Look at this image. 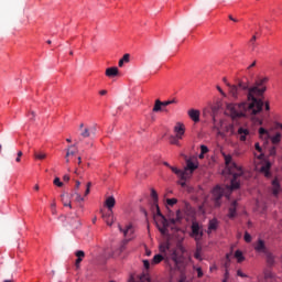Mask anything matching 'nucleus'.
<instances>
[{
	"mask_svg": "<svg viewBox=\"0 0 282 282\" xmlns=\"http://www.w3.org/2000/svg\"><path fill=\"white\" fill-rule=\"evenodd\" d=\"M140 282H151V276L149 275L148 271H144L140 275H138Z\"/></svg>",
	"mask_w": 282,
	"mask_h": 282,
	"instance_id": "nucleus-23",
	"label": "nucleus"
},
{
	"mask_svg": "<svg viewBox=\"0 0 282 282\" xmlns=\"http://www.w3.org/2000/svg\"><path fill=\"white\" fill-rule=\"evenodd\" d=\"M72 155H76V152H74V151L69 150V148H68V150H67V152H66V156H65V158H72Z\"/></svg>",
	"mask_w": 282,
	"mask_h": 282,
	"instance_id": "nucleus-44",
	"label": "nucleus"
},
{
	"mask_svg": "<svg viewBox=\"0 0 282 282\" xmlns=\"http://www.w3.org/2000/svg\"><path fill=\"white\" fill-rule=\"evenodd\" d=\"M259 135L260 138H270V132H268V130L265 128H260L259 129Z\"/></svg>",
	"mask_w": 282,
	"mask_h": 282,
	"instance_id": "nucleus-31",
	"label": "nucleus"
},
{
	"mask_svg": "<svg viewBox=\"0 0 282 282\" xmlns=\"http://www.w3.org/2000/svg\"><path fill=\"white\" fill-rule=\"evenodd\" d=\"M96 126H91L89 128H84L80 132L82 138H91L96 135Z\"/></svg>",
	"mask_w": 282,
	"mask_h": 282,
	"instance_id": "nucleus-9",
	"label": "nucleus"
},
{
	"mask_svg": "<svg viewBox=\"0 0 282 282\" xmlns=\"http://www.w3.org/2000/svg\"><path fill=\"white\" fill-rule=\"evenodd\" d=\"M143 265H144L145 270H149V268H151V262H149V260H144Z\"/></svg>",
	"mask_w": 282,
	"mask_h": 282,
	"instance_id": "nucleus-46",
	"label": "nucleus"
},
{
	"mask_svg": "<svg viewBox=\"0 0 282 282\" xmlns=\"http://www.w3.org/2000/svg\"><path fill=\"white\" fill-rule=\"evenodd\" d=\"M63 180H64V182H69V175H64V177H63Z\"/></svg>",
	"mask_w": 282,
	"mask_h": 282,
	"instance_id": "nucleus-53",
	"label": "nucleus"
},
{
	"mask_svg": "<svg viewBox=\"0 0 282 282\" xmlns=\"http://www.w3.org/2000/svg\"><path fill=\"white\" fill-rule=\"evenodd\" d=\"M237 216V200H234L231 205L229 206V214L228 217L232 219Z\"/></svg>",
	"mask_w": 282,
	"mask_h": 282,
	"instance_id": "nucleus-20",
	"label": "nucleus"
},
{
	"mask_svg": "<svg viewBox=\"0 0 282 282\" xmlns=\"http://www.w3.org/2000/svg\"><path fill=\"white\" fill-rule=\"evenodd\" d=\"M180 184H181V186H183V187L186 186V182H181Z\"/></svg>",
	"mask_w": 282,
	"mask_h": 282,
	"instance_id": "nucleus-64",
	"label": "nucleus"
},
{
	"mask_svg": "<svg viewBox=\"0 0 282 282\" xmlns=\"http://www.w3.org/2000/svg\"><path fill=\"white\" fill-rule=\"evenodd\" d=\"M75 257H77L76 261H75V265L76 268H80V263H83V259H85V251L83 250H77L75 252Z\"/></svg>",
	"mask_w": 282,
	"mask_h": 282,
	"instance_id": "nucleus-16",
	"label": "nucleus"
},
{
	"mask_svg": "<svg viewBox=\"0 0 282 282\" xmlns=\"http://www.w3.org/2000/svg\"><path fill=\"white\" fill-rule=\"evenodd\" d=\"M118 67H109L106 69V76H108V78H115V76H118Z\"/></svg>",
	"mask_w": 282,
	"mask_h": 282,
	"instance_id": "nucleus-21",
	"label": "nucleus"
},
{
	"mask_svg": "<svg viewBox=\"0 0 282 282\" xmlns=\"http://www.w3.org/2000/svg\"><path fill=\"white\" fill-rule=\"evenodd\" d=\"M162 107H164L163 101H161L160 99H156L152 111L154 113H158L159 111H162Z\"/></svg>",
	"mask_w": 282,
	"mask_h": 282,
	"instance_id": "nucleus-22",
	"label": "nucleus"
},
{
	"mask_svg": "<svg viewBox=\"0 0 282 282\" xmlns=\"http://www.w3.org/2000/svg\"><path fill=\"white\" fill-rule=\"evenodd\" d=\"M163 164L164 166H167L169 169H171V164H169V162H164Z\"/></svg>",
	"mask_w": 282,
	"mask_h": 282,
	"instance_id": "nucleus-60",
	"label": "nucleus"
},
{
	"mask_svg": "<svg viewBox=\"0 0 282 282\" xmlns=\"http://www.w3.org/2000/svg\"><path fill=\"white\" fill-rule=\"evenodd\" d=\"M270 169H272V163L270 161H265L261 166H260V173L264 175V177H270L272 174L270 173Z\"/></svg>",
	"mask_w": 282,
	"mask_h": 282,
	"instance_id": "nucleus-11",
	"label": "nucleus"
},
{
	"mask_svg": "<svg viewBox=\"0 0 282 282\" xmlns=\"http://www.w3.org/2000/svg\"><path fill=\"white\" fill-rule=\"evenodd\" d=\"M256 42H257V35H253L250 40V45H251L252 50H254V47H257Z\"/></svg>",
	"mask_w": 282,
	"mask_h": 282,
	"instance_id": "nucleus-36",
	"label": "nucleus"
},
{
	"mask_svg": "<svg viewBox=\"0 0 282 282\" xmlns=\"http://www.w3.org/2000/svg\"><path fill=\"white\" fill-rule=\"evenodd\" d=\"M75 175H79L80 173L78 172V169H75L74 171Z\"/></svg>",
	"mask_w": 282,
	"mask_h": 282,
	"instance_id": "nucleus-63",
	"label": "nucleus"
},
{
	"mask_svg": "<svg viewBox=\"0 0 282 282\" xmlns=\"http://www.w3.org/2000/svg\"><path fill=\"white\" fill-rule=\"evenodd\" d=\"M223 80L229 88L232 98H241V91L247 96V102L228 104L225 111L227 116H230L232 120H237V118L246 115L257 116V113L261 111L263 101L259 99V97L268 91V87H265L269 80L268 77L257 79L253 86H250V79H248V77L239 79L237 85H230L226 77Z\"/></svg>",
	"mask_w": 282,
	"mask_h": 282,
	"instance_id": "nucleus-1",
	"label": "nucleus"
},
{
	"mask_svg": "<svg viewBox=\"0 0 282 282\" xmlns=\"http://www.w3.org/2000/svg\"><path fill=\"white\" fill-rule=\"evenodd\" d=\"M245 241L247 243H250V241H252V236H250V234H248V231L245 232Z\"/></svg>",
	"mask_w": 282,
	"mask_h": 282,
	"instance_id": "nucleus-38",
	"label": "nucleus"
},
{
	"mask_svg": "<svg viewBox=\"0 0 282 282\" xmlns=\"http://www.w3.org/2000/svg\"><path fill=\"white\" fill-rule=\"evenodd\" d=\"M78 165H80L82 164V162H83V159L80 158V156H78Z\"/></svg>",
	"mask_w": 282,
	"mask_h": 282,
	"instance_id": "nucleus-59",
	"label": "nucleus"
},
{
	"mask_svg": "<svg viewBox=\"0 0 282 282\" xmlns=\"http://www.w3.org/2000/svg\"><path fill=\"white\" fill-rule=\"evenodd\" d=\"M91 191V182H88L87 185H86V191H85V197L88 196V194L90 193Z\"/></svg>",
	"mask_w": 282,
	"mask_h": 282,
	"instance_id": "nucleus-37",
	"label": "nucleus"
},
{
	"mask_svg": "<svg viewBox=\"0 0 282 282\" xmlns=\"http://www.w3.org/2000/svg\"><path fill=\"white\" fill-rule=\"evenodd\" d=\"M191 237H193L195 241H202V237H204V231L202 230V226H199V223L197 221L192 223Z\"/></svg>",
	"mask_w": 282,
	"mask_h": 282,
	"instance_id": "nucleus-7",
	"label": "nucleus"
},
{
	"mask_svg": "<svg viewBox=\"0 0 282 282\" xmlns=\"http://www.w3.org/2000/svg\"><path fill=\"white\" fill-rule=\"evenodd\" d=\"M99 94L100 96H107V90H100Z\"/></svg>",
	"mask_w": 282,
	"mask_h": 282,
	"instance_id": "nucleus-54",
	"label": "nucleus"
},
{
	"mask_svg": "<svg viewBox=\"0 0 282 282\" xmlns=\"http://www.w3.org/2000/svg\"><path fill=\"white\" fill-rule=\"evenodd\" d=\"M129 54H124L123 57L119 61V67H122L124 63H129Z\"/></svg>",
	"mask_w": 282,
	"mask_h": 282,
	"instance_id": "nucleus-32",
	"label": "nucleus"
},
{
	"mask_svg": "<svg viewBox=\"0 0 282 282\" xmlns=\"http://www.w3.org/2000/svg\"><path fill=\"white\" fill-rule=\"evenodd\" d=\"M164 260V257L162 254H155L152 259V263L155 265L158 263H162Z\"/></svg>",
	"mask_w": 282,
	"mask_h": 282,
	"instance_id": "nucleus-29",
	"label": "nucleus"
},
{
	"mask_svg": "<svg viewBox=\"0 0 282 282\" xmlns=\"http://www.w3.org/2000/svg\"><path fill=\"white\" fill-rule=\"evenodd\" d=\"M33 155L35 160H45V158H47V154L45 152H39V151H34Z\"/></svg>",
	"mask_w": 282,
	"mask_h": 282,
	"instance_id": "nucleus-26",
	"label": "nucleus"
},
{
	"mask_svg": "<svg viewBox=\"0 0 282 282\" xmlns=\"http://www.w3.org/2000/svg\"><path fill=\"white\" fill-rule=\"evenodd\" d=\"M237 275H238V276H241L242 279H246V276H248V275H246L243 272H241V270H238V271H237Z\"/></svg>",
	"mask_w": 282,
	"mask_h": 282,
	"instance_id": "nucleus-48",
	"label": "nucleus"
},
{
	"mask_svg": "<svg viewBox=\"0 0 282 282\" xmlns=\"http://www.w3.org/2000/svg\"><path fill=\"white\" fill-rule=\"evenodd\" d=\"M271 191L274 197H279V193H281V183H279V178L272 181Z\"/></svg>",
	"mask_w": 282,
	"mask_h": 282,
	"instance_id": "nucleus-12",
	"label": "nucleus"
},
{
	"mask_svg": "<svg viewBox=\"0 0 282 282\" xmlns=\"http://www.w3.org/2000/svg\"><path fill=\"white\" fill-rule=\"evenodd\" d=\"M193 270H195L197 272L198 279H202V276H204V271L202 270V267L193 265Z\"/></svg>",
	"mask_w": 282,
	"mask_h": 282,
	"instance_id": "nucleus-33",
	"label": "nucleus"
},
{
	"mask_svg": "<svg viewBox=\"0 0 282 282\" xmlns=\"http://www.w3.org/2000/svg\"><path fill=\"white\" fill-rule=\"evenodd\" d=\"M180 140H182V139H180L175 135H172V137H170V144H174L175 147H181Z\"/></svg>",
	"mask_w": 282,
	"mask_h": 282,
	"instance_id": "nucleus-30",
	"label": "nucleus"
},
{
	"mask_svg": "<svg viewBox=\"0 0 282 282\" xmlns=\"http://www.w3.org/2000/svg\"><path fill=\"white\" fill-rule=\"evenodd\" d=\"M254 149L256 151H258V153H260V155H258V159L261 160L263 158V153H262L263 149H261V145L259 143L254 144Z\"/></svg>",
	"mask_w": 282,
	"mask_h": 282,
	"instance_id": "nucleus-34",
	"label": "nucleus"
},
{
	"mask_svg": "<svg viewBox=\"0 0 282 282\" xmlns=\"http://www.w3.org/2000/svg\"><path fill=\"white\" fill-rule=\"evenodd\" d=\"M256 66H257V61H254L252 64H250L247 69H252V67H256Z\"/></svg>",
	"mask_w": 282,
	"mask_h": 282,
	"instance_id": "nucleus-50",
	"label": "nucleus"
},
{
	"mask_svg": "<svg viewBox=\"0 0 282 282\" xmlns=\"http://www.w3.org/2000/svg\"><path fill=\"white\" fill-rule=\"evenodd\" d=\"M80 188V181H75V188L72 193V197H75V202H85V198L78 193V189Z\"/></svg>",
	"mask_w": 282,
	"mask_h": 282,
	"instance_id": "nucleus-10",
	"label": "nucleus"
},
{
	"mask_svg": "<svg viewBox=\"0 0 282 282\" xmlns=\"http://www.w3.org/2000/svg\"><path fill=\"white\" fill-rule=\"evenodd\" d=\"M274 153H276V150L273 148L270 152V155H274Z\"/></svg>",
	"mask_w": 282,
	"mask_h": 282,
	"instance_id": "nucleus-56",
	"label": "nucleus"
},
{
	"mask_svg": "<svg viewBox=\"0 0 282 282\" xmlns=\"http://www.w3.org/2000/svg\"><path fill=\"white\" fill-rule=\"evenodd\" d=\"M166 203L167 206H175V204H177V198H169Z\"/></svg>",
	"mask_w": 282,
	"mask_h": 282,
	"instance_id": "nucleus-35",
	"label": "nucleus"
},
{
	"mask_svg": "<svg viewBox=\"0 0 282 282\" xmlns=\"http://www.w3.org/2000/svg\"><path fill=\"white\" fill-rule=\"evenodd\" d=\"M163 102V107H169V105H175V102H177L175 99L172 100H167V101H162Z\"/></svg>",
	"mask_w": 282,
	"mask_h": 282,
	"instance_id": "nucleus-39",
	"label": "nucleus"
},
{
	"mask_svg": "<svg viewBox=\"0 0 282 282\" xmlns=\"http://www.w3.org/2000/svg\"><path fill=\"white\" fill-rule=\"evenodd\" d=\"M172 260L174 261V263L177 265V263H180V257H177V253L176 252H174L173 254H172Z\"/></svg>",
	"mask_w": 282,
	"mask_h": 282,
	"instance_id": "nucleus-40",
	"label": "nucleus"
},
{
	"mask_svg": "<svg viewBox=\"0 0 282 282\" xmlns=\"http://www.w3.org/2000/svg\"><path fill=\"white\" fill-rule=\"evenodd\" d=\"M62 202L64 206H67L68 208H72V202H65V195H62Z\"/></svg>",
	"mask_w": 282,
	"mask_h": 282,
	"instance_id": "nucleus-42",
	"label": "nucleus"
},
{
	"mask_svg": "<svg viewBox=\"0 0 282 282\" xmlns=\"http://www.w3.org/2000/svg\"><path fill=\"white\" fill-rule=\"evenodd\" d=\"M175 137L182 140L184 138V133H186V128H184V123H176L174 127Z\"/></svg>",
	"mask_w": 282,
	"mask_h": 282,
	"instance_id": "nucleus-13",
	"label": "nucleus"
},
{
	"mask_svg": "<svg viewBox=\"0 0 282 282\" xmlns=\"http://www.w3.org/2000/svg\"><path fill=\"white\" fill-rule=\"evenodd\" d=\"M83 127H85V123H80L79 124V129H80V131H83L84 129H83Z\"/></svg>",
	"mask_w": 282,
	"mask_h": 282,
	"instance_id": "nucleus-62",
	"label": "nucleus"
},
{
	"mask_svg": "<svg viewBox=\"0 0 282 282\" xmlns=\"http://www.w3.org/2000/svg\"><path fill=\"white\" fill-rule=\"evenodd\" d=\"M229 20H230V21H234V23H238V22H239V20L232 18V15H229Z\"/></svg>",
	"mask_w": 282,
	"mask_h": 282,
	"instance_id": "nucleus-52",
	"label": "nucleus"
},
{
	"mask_svg": "<svg viewBox=\"0 0 282 282\" xmlns=\"http://www.w3.org/2000/svg\"><path fill=\"white\" fill-rule=\"evenodd\" d=\"M208 147H206V145H200V152L202 153H204V154H206V153H208Z\"/></svg>",
	"mask_w": 282,
	"mask_h": 282,
	"instance_id": "nucleus-45",
	"label": "nucleus"
},
{
	"mask_svg": "<svg viewBox=\"0 0 282 282\" xmlns=\"http://www.w3.org/2000/svg\"><path fill=\"white\" fill-rule=\"evenodd\" d=\"M188 116L191 118V120H193V122H199V110H196V109H191L188 110Z\"/></svg>",
	"mask_w": 282,
	"mask_h": 282,
	"instance_id": "nucleus-19",
	"label": "nucleus"
},
{
	"mask_svg": "<svg viewBox=\"0 0 282 282\" xmlns=\"http://www.w3.org/2000/svg\"><path fill=\"white\" fill-rule=\"evenodd\" d=\"M72 226L73 228H78L80 226V220H76Z\"/></svg>",
	"mask_w": 282,
	"mask_h": 282,
	"instance_id": "nucleus-49",
	"label": "nucleus"
},
{
	"mask_svg": "<svg viewBox=\"0 0 282 282\" xmlns=\"http://www.w3.org/2000/svg\"><path fill=\"white\" fill-rule=\"evenodd\" d=\"M105 206L108 208V210L110 212V214L108 215V217H111L112 213H113V207L116 206V198L113 196H109L106 202H105Z\"/></svg>",
	"mask_w": 282,
	"mask_h": 282,
	"instance_id": "nucleus-14",
	"label": "nucleus"
},
{
	"mask_svg": "<svg viewBox=\"0 0 282 282\" xmlns=\"http://www.w3.org/2000/svg\"><path fill=\"white\" fill-rule=\"evenodd\" d=\"M235 258L237 259L238 263L246 261V258L243 257V252H241V250H237L235 252Z\"/></svg>",
	"mask_w": 282,
	"mask_h": 282,
	"instance_id": "nucleus-25",
	"label": "nucleus"
},
{
	"mask_svg": "<svg viewBox=\"0 0 282 282\" xmlns=\"http://www.w3.org/2000/svg\"><path fill=\"white\" fill-rule=\"evenodd\" d=\"M151 197L154 202V206L156 208V214H158V208H160V205H158V192L155 189H151Z\"/></svg>",
	"mask_w": 282,
	"mask_h": 282,
	"instance_id": "nucleus-24",
	"label": "nucleus"
},
{
	"mask_svg": "<svg viewBox=\"0 0 282 282\" xmlns=\"http://www.w3.org/2000/svg\"><path fill=\"white\" fill-rule=\"evenodd\" d=\"M217 228H219V220H217L216 218L209 220L207 235H210L212 231L217 230Z\"/></svg>",
	"mask_w": 282,
	"mask_h": 282,
	"instance_id": "nucleus-17",
	"label": "nucleus"
},
{
	"mask_svg": "<svg viewBox=\"0 0 282 282\" xmlns=\"http://www.w3.org/2000/svg\"><path fill=\"white\" fill-rule=\"evenodd\" d=\"M195 259H197L198 261H202V252H199V249H197V251L194 253Z\"/></svg>",
	"mask_w": 282,
	"mask_h": 282,
	"instance_id": "nucleus-43",
	"label": "nucleus"
},
{
	"mask_svg": "<svg viewBox=\"0 0 282 282\" xmlns=\"http://www.w3.org/2000/svg\"><path fill=\"white\" fill-rule=\"evenodd\" d=\"M267 257V263L268 265H274V256H272V253H270V251H268L267 253H264Z\"/></svg>",
	"mask_w": 282,
	"mask_h": 282,
	"instance_id": "nucleus-27",
	"label": "nucleus"
},
{
	"mask_svg": "<svg viewBox=\"0 0 282 282\" xmlns=\"http://www.w3.org/2000/svg\"><path fill=\"white\" fill-rule=\"evenodd\" d=\"M186 166L183 170V173L185 174V181L191 180V176L197 169H199V162H193V159H185Z\"/></svg>",
	"mask_w": 282,
	"mask_h": 282,
	"instance_id": "nucleus-6",
	"label": "nucleus"
},
{
	"mask_svg": "<svg viewBox=\"0 0 282 282\" xmlns=\"http://www.w3.org/2000/svg\"><path fill=\"white\" fill-rule=\"evenodd\" d=\"M204 155L206 154H204V152H200V154L198 155L199 160H204Z\"/></svg>",
	"mask_w": 282,
	"mask_h": 282,
	"instance_id": "nucleus-55",
	"label": "nucleus"
},
{
	"mask_svg": "<svg viewBox=\"0 0 282 282\" xmlns=\"http://www.w3.org/2000/svg\"><path fill=\"white\" fill-rule=\"evenodd\" d=\"M21 158H23V152L19 151L15 162H21Z\"/></svg>",
	"mask_w": 282,
	"mask_h": 282,
	"instance_id": "nucleus-47",
	"label": "nucleus"
},
{
	"mask_svg": "<svg viewBox=\"0 0 282 282\" xmlns=\"http://www.w3.org/2000/svg\"><path fill=\"white\" fill-rule=\"evenodd\" d=\"M170 169L172 172H174L175 175H177V177H180V180H182L183 182H186V174L184 173V171L175 166H170Z\"/></svg>",
	"mask_w": 282,
	"mask_h": 282,
	"instance_id": "nucleus-18",
	"label": "nucleus"
},
{
	"mask_svg": "<svg viewBox=\"0 0 282 282\" xmlns=\"http://www.w3.org/2000/svg\"><path fill=\"white\" fill-rule=\"evenodd\" d=\"M254 250L257 252H261L262 254L268 253V248L265 247V242L263 240H258V242L254 245Z\"/></svg>",
	"mask_w": 282,
	"mask_h": 282,
	"instance_id": "nucleus-15",
	"label": "nucleus"
},
{
	"mask_svg": "<svg viewBox=\"0 0 282 282\" xmlns=\"http://www.w3.org/2000/svg\"><path fill=\"white\" fill-rule=\"evenodd\" d=\"M225 276H226V279L223 282L227 281V279H228V271H226Z\"/></svg>",
	"mask_w": 282,
	"mask_h": 282,
	"instance_id": "nucleus-61",
	"label": "nucleus"
},
{
	"mask_svg": "<svg viewBox=\"0 0 282 282\" xmlns=\"http://www.w3.org/2000/svg\"><path fill=\"white\" fill-rule=\"evenodd\" d=\"M118 228L120 232H123V237H126V239L122 241V245L120 247V252H123V250L127 248V243H129V241L133 239V235L135 230L133 229V225H128L126 226L124 229H122L121 225H118Z\"/></svg>",
	"mask_w": 282,
	"mask_h": 282,
	"instance_id": "nucleus-5",
	"label": "nucleus"
},
{
	"mask_svg": "<svg viewBox=\"0 0 282 282\" xmlns=\"http://www.w3.org/2000/svg\"><path fill=\"white\" fill-rule=\"evenodd\" d=\"M53 184H55V186H58L59 188L63 186V182H61V178L55 177Z\"/></svg>",
	"mask_w": 282,
	"mask_h": 282,
	"instance_id": "nucleus-41",
	"label": "nucleus"
},
{
	"mask_svg": "<svg viewBox=\"0 0 282 282\" xmlns=\"http://www.w3.org/2000/svg\"><path fill=\"white\" fill-rule=\"evenodd\" d=\"M258 98H259V100H262L261 110L256 115H242L240 118H250V120H252V122H254V124L261 126V124H263V116H261V111H263V105H264L265 111H270V101L263 102V94Z\"/></svg>",
	"mask_w": 282,
	"mask_h": 282,
	"instance_id": "nucleus-4",
	"label": "nucleus"
},
{
	"mask_svg": "<svg viewBox=\"0 0 282 282\" xmlns=\"http://www.w3.org/2000/svg\"><path fill=\"white\" fill-rule=\"evenodd\" d=\"M221 155L225 160V164L228 169L229 175H231L230 185H217L213 189V199L215 202V206L219 207L221 206V198L225 196L227 199H230V193L232 191H237L239 188V177L243 175V169L237 163L232 162V155L226 154V152H221Z\"/></svg>",
	"mask_w": 282,
	"mask_h": 282,
	"instance_id": "nucleus-2",
	"label": "nucleus"
},
{
	"mask_svg": "<svg viewBox=\"0 0 282 282\" xmlns=\"http://www.w3.org/2000/svg\"><path fill=\"white\" fill-rule=\"evenodd\" d=\"M106 224H107L108 226H113V221L106 220Z\"/></svg>",
	"mask_w": 282,
	"mask_h": 282,
	"instance_id": "nucleus-57",
	"label": "nucleus"
},
{
	"mask_svg": "<svg viewBox=\"0 0 282 282\" xmlns=\"http://www.w3.org/2000/svg\"><path fill=\"white\" fill-rule=\"evenodd\" d=\"M281 138H282V134L280 132L271 137L272 144H279V142H281Z\"/></svg>",
	"mask_w": 282,
	"mask_h": 282,
	"instance_id": "nucleus-28",
	"label": "nucleus"
},
{
	"mask_svg": "<svg viewBox=\"0 0 282 282\" xmlns=\"http://www.w3.org/2000/svg\"><path fill=\"white\" fill-rule=\"evenodd\" d=\"M252 137V132H250V129L246 127H239L237 131V138L240 142H246L247 140H250Z\"/></svg>",
	"mask_w": 282,
	"mask_h": 282,
	"instance_id": "nucleus-8",
	"label": "nucleus"
},
{
	"mask_svg": "<svg viewBox=\"0 0 282 282\" xmlns=\"http://www.w3.org/2000/svg\"><path fill=\"white\" fill-rule=\"evenodd\" d=\"M217 89H218V91H219L220 94L224 95V90L221 89V87L217 86Z\"/></svg>",
	"mask_w": 282,
	"mask_h": 282,
	"instance_id": "nucleus-58",
	"label": "nucleus"
},
{
	"mask_svg": "<svg viewBox=\"0 0 282 282\" xmlns=\"http://www.w3.org/2000/svg\"><path fill=\"white\" fill-rule=\"evenodd\" d=\"M51 208H52V212H53V213H56V203H53V204L51 205Z\"/></svg>",
	"mask_w": 282,
	"mask_h": 282,
	"instance_id": "nucleus-51",
	"label": "nucleus"
},
{
	"mask_svg": "<svg viewBox=\"0 0 282 282\" xmlns=\"http://www.w3.org/2000/svg\"><path fill=\"white\" fill-rule=\"evenodd\" d=\"M159 217H161L162 221V227L159 226V232L161 235L167 236L169 235V228L172 230V232H177L180 231V224H182V210H176V217L173 218L169 216L166 218L164 215H162V212H160V207H158V214Z\"/></svg>",
	"mask_w": 282,
	"mask_h": 282,
	"instance_id": "nucleus-3",
	"label": "nucleus"
}]
</instances>
